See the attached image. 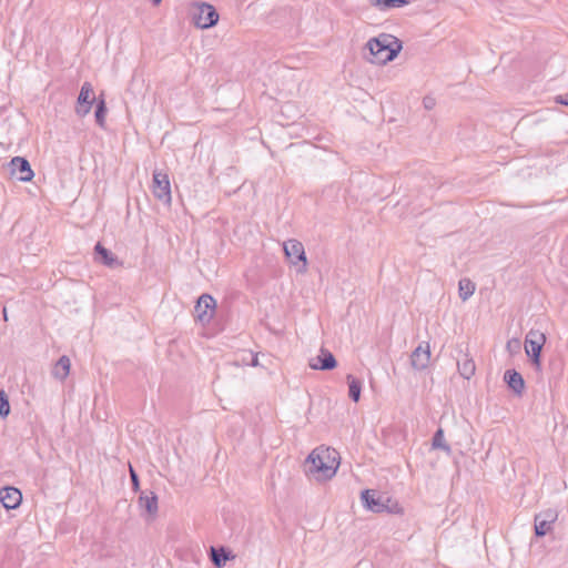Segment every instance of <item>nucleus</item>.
I'll return each mask as SVG.
<instances>
[{"label":"nucleus","mask_w":568,"mask_h":568,"mask_svg":"<svg viewBox=\"0 0 568 568\" xmlns=\"http://www.w3.org/2000/svg\"><path fill=\"white\" fill-rule=\"evenodd\" d=\"M337 366V361L332 352L322 347L320 354L310 359V367L316 371H332Z\"/></svg>","instance_id":"nucleus-12"},{"label":"nucleus","mask_w":568,"mask_h":568,"mask_svg":"<svg viewBox=\"0 0 568 568\" xmlns=\"http://www.w3.org/2000/svg\"><path fill=\"white\" fill-rule=\"evenodd\" d=\"M231 558H233L231 551L223 546H221V547L212 546L210 548V559L216 568L224 567L226 561Z\"/></svg>","instance_id":"nucleus-17"},{"label":"nucleus","mask_w":568,"mask_h":568,"mask_svg":"<svg viewBox=\"0 0 568 568\" xmlns=\"http://www.w3.org/2000/svg\"><path fill=\"white\" fill-rule=\"evenodd\" d=\"M233 364L235 366L250 365V357H246L245 355H243V351H242L241 353H239L236 355V358L234 359Z\"/></svg>","instance_id":"nucleus-28"},{"label":"nucleus","mask_w":568,"mask_h":568,"mask_svg":"<svg viewBox=\"0 0 568 568\" xmlns=\"http://www.w3.org/2000/svg\"><path fill=\"white\" fill-rule=\"evenodd\" d=\"M423 103H424L425 109L430 110L435 105V100L433 98L425 97L423 100Z\"/></svg>","instance_id":"nucleus-31"},{"label":"nucleus","mask_w":568,"mask_h":568,"mask_svg":"<svg viewBox=\"0 0 568 568\" xmlns=\"http://www.w3.org/2000/svg\"><path fill=\"white\" fill-rule=\"evenodd\" d=\"M283 251L288 263L296 267L297 273L304 274L307 271L305 250L300 241L295 239L285 241L283 243Z\"/></svg>","instance_id":"nucleus-4"},{"label":"nucleus","mask_w":568,"mask_h":568,"mask_svg":"<svg viewBox=\"0 0 568 568\" xmlns=\"http://www.w3.org/2000/svg\"><path fill=\"white\" fill-rule=\"evenodd\" d=\"M10 174L21 182H29L33 179L34 173L29 161L22 156H14L8 164Z\"/></svg>","instance_id":"nucleus-10"},{"label":"nucleus","mask_w":568,"mask_h":568,"mask_svg":"<svg viewBox=\"0 0 568 568\" xmlns=\"http://www.w3.org/2000/svg\"><path fill=\"white\" fill-rule=\"evenodd\" d=\"M94 252L97 258L104 265L109 267H114L120 265L118 257L108 248H105L100 242L95 244Z\"/></svg>","instance_id":"nucleus-18"},{"label":"nucleus","mask_w":568,"mask_h":568,"mask_svg":"<svg viewBox=\"0 0 568 568\" xmlns=\"http://www.w3.org/2000/svg\"><path fill=\"white\" fill-rule=\"evenodd\" d=\"M70 358L65 355H62L55 363L52 374L55 378L63 381L70 373Z\"/></svg>","instance_id":"nucleus-20"},{"label":"nucleus","mask_w":568,"mask_h":568,"mask_svg":"<svg viewBox=\"0 0 568 568\" xmlns=\"http://www.w3.org/2000/svg\"><path fill=\"white\" fill-rule=\"evenodd\" d=\"M361 499L363 505L373 513H398L402 510L397 503L389 506L390 498L373 489L363 490Z\"/></svg>","instance_id":"nucleus-3"},{"label":"nucleus","mask_w":568,"mask_h":568,"mask_svg":"<svg viewBox=\"0 0 568 568\" xmlns=\"http://www.w3.org/2000/svg\"><path fill=\"white\" fill-rule=\"evenodd\" d=\"M555 101L559 104L568 105V99L564 98L562 95H557Z\"/></svg>","instance_id":"nucleus-33"},{"label":"nucleus","mask_w":568,"mask_h":568,"mask_svg":"<svg viewBox=\"0 0 568 568\" xmlns=\"http://www.w3.org/2000/svg\"><path fill=\"white\" fill-rule=\"evenodd\" d=\"M152 193L162 203L170 205L172 201L169 175L162 171H154L152 179Z\"/></svg>","instance_id":"nucleus-7"},{"label":"nucleus","mask_w":568,"mask_h":568,"mask_svg":"<svg viewBox=\"0 0 568 568\" xmlns=\"http://www.w3.org/2000/svg\"><path fill=\"white\" fill-rule=\"evenodd\" d=\"M475 290H476V285L469 278L464 277V278L459 280L458 294H459V297L462 298V301H467L475 293Z\"/></svg>","instance_id":"nucleus-22"},{"label":"nucleus","mask_w":568,"mask_h":568,"mask_svg":"<svg viewBox=\"0 0 568 568\" xmlns=\"http://www.w3.org/2000/svg\"><path fill=\"white\" fill-rule=\"evenodd\" d=\"M22 500L21 491L16 487H3L0 489V501L6 509H16Z\"/></svg>","instance_id":"nucleus-14"},{"label":"nucleus","mask_w":568,"mask_h":568,"mask_svg":"<svg viewBox=\"0 0 568 568\" xmlns=\"http://www.w3.org/2000/svg\"><path fill=\"white\" fill-rule=\"evenodd\" d=\"M373 6L378 7L379 9H386L387 1L386 0H368Z\"/></svg>","instance_id":"nucleus-32"},{"label":"nucleus","mask_w":568,"mask_h":568,"mask_svg":"<svg viewBox=\"0 0 568 568\" xmlns=\"http://www.w3.org/2000/svg\"><path fill=\"white\" fill-rule=\"evenodd\" d=\"M346 378L348 384V396L353 402L357 403L361 398L362 382L351 374L347 375Z\"/></svg>","instance_id":"nucleus-21"},{"label":"nucleus","mask_w":568,"mask_h":568,"mask_svg":"<svg viewBox=\"0 0 568 568\" xmlns=\"http://www.w3.org/2000/svg\"><path fill=\"white\" fill-rule=\"evenodd\" d=\"M432 446L435 449H443L447 454H449L452 450L450 446L448 444H446V442L444 439V430L442 428H438L435 432L433 439H432Z\"/></svg>","instance_id":"nucleus-24"},{"label":"nucleus","mask_w":568,"mask_h":568,"mask_svg":"<svg viewBox=\"0 0 568 568\" xmlns=\"http://www.w3.org/2000/svg\"><path fill=\"white\" fill-rule=\"evenodd\" d=\"M194 24L201 29H209L214 27L219 21V13L216 9L206 2L196 4L195 12L193 13Z\"/></svg>","instance_id":"nucleus-6"},{"label":"nucleus","mask_w":568,"mask_h":568,"mask_svg":"<svg viewBox=\"0 0 568 568\" xmlns=\"http://www.w3.org/2000/svg\"><path fill=\"white\" fill-rule=\"evenodd\" d=\"M106 111H108V109H106L105 100L103 99V97H100L97 102L94 116H95L97 124L101 128H104Z\"/></svg>","instance_id":"nucleus-23"},{"label":"nucleus","mask_w":568,"mask_h":568,"mask_svg":"<svg viewBox=\"0 0 568 568\" xmlns=\"http://www.w3.org/2000/svg\"><path fill=\"white\" fill-rule=\"evenodd\" d=\"M3 317H4L6 321L8 320L7 318V310L6 308H3Z\"/></svg>","instance_id":"nucleus-35"},{"label":"nucleus","mask_w":568,"mask_h":568,"mask_svg":"<svg viewBox=\"0 0 568 568\" xmlns=\"http://www.w3.org/2000/svg\"><path fill=\"white\" fill-rule=\"evenodd\" d=\"M162 2V0H151V3L156 7Z\"/></svg>","instance_id":"nucleus-34"},{"label":"nucleus","mask_w":568,"mask_h":568,"mask_svg":"<svg viewBox=\"0 0 568 568\" xmlns=\"http://www.w3.org/2000/svg\"><path fill=\"white\" fill-rule=\"evenodd\" d=\"M94 102L93 97V88L90 82H84L81 87L78 100H77V106H75V113L79 116L87 115L92 108V104Z\"/></svg>","instance_id":"nucleus-11"},{"label":"nucleus","mask_w":568,"mask_h":568,"mask_svg":"<svg viewBox=\"0 0 568 568\" xmlns=\"http://www.w3.org/2000/svg\"><path fill=\"white\" fill-rule=\"evenodd\" d=\"M507 348L510 353H516L520 349V341L517 338H513L507 342Z\"/></svg>","instance_id":"nucleus-30"},{"label":"nucleus","mask_w":568,"mask_h":568,"mask_svg":"<svg viewBox=\"0 0 568 568\" xmlns=\"http://www.w3.org/2000/svg\"><path fill=\"white\" fill-rule=\"evenodd\" d=\"M369 51L367 61L374 64H385L393 61L403 48L402 41L392 34H379L366 43Z\"/></svg>","instance_id":"nucleus-1"},{"label":"nucleus","mask_w":568,"mask_h":568,"mask_svg":"<svg viewBox=\"0 0 568 568\" xmlns=\"http://www.w3.org/2000/svg\"><path fill=\"white\" fill-rule=\"evenodd\" d=\"M130 478H131L132 489L134 491H138L140 489L139 476L131 465H130Z\"/></svg>","instance_id":"nucleus-26"},{"label":"nucleus","mask_w":568,"mask_h":568,"mask_svg":"<svg viewBox=\"0 0 568 568\" xmlns=\"http://www.w3.org/2000/svg\"><path fill=\"white\" fill-rule=\"evenodd\" d=\"M139 505L149 515L154 516L158 513V496L153 491H142L139 496Z\"/></svg>","instance_id":"nucleus-16"},{"label":"nucleus","mask_w":568,"mask_h":568,"mask_svg":"<svg viewBox=\"0 0 568 568\" xmlns=\"http://www.w3.org/2000/svg\"><path fill=\"white\" fill-rule=\"evenodd\" d=\"M545 343L546 336L540 331L530 329L525 337V352L537 368L541 365V351Z\"/></svg>","instance_id":"nucleus-5"},{"label":"nucleus","mask_w":568,"mask_h":568,"mask_svg":"<svg viewBox=\"0 0 568 568\" xmlns=\"http://www.w3.org/2000/svg\"><path fill=\"white\" fill-rule=\"evenodd\" d=\"M386 1H387L386 9L402 8L406 4H408V0H386Z\"/></svg>","instance_id":"nucleus-29"},{"label":"nucleus","mask_w":568,"mask_h":568,"mask_svg":"<svg viewBox=\"0 0 568 568\" xmlns=\"http://www.w3.org/2000/svg\"><path fill=\"white\" fill-rule=\"evenodd\" d=\"M504 381L515 395L521 396L525 389V381L516 369H507L504 374Z\"/></svg>","instance_id":"nucleus-15"},{"label":"nucleus","mask_w":568,"mask_h":568,"mask_svg":"<svg viewBox=\"0 0 568 568\" xmlns=\"http://www.w3.org/2000/svg\"><path fill=\"white\" fill-rule=\"evenodd\" d=\"M457 368L460 376L465 379H470L476 371L474 359L468 354H463V357L457 359Z\"/></svg>","instance_id":"nucleus-19"},{"label":"nucleus","mask_w":568,"mask_h":568,"mask_svg":"<svg viewBox=\"0 0 568 568\" xmlns=\"http://www.w3.org/2000/svg\"><path fill=\"white\" fill-rule=\"evenodd\" d=\"M337 452L326 449H314L307 457V473L316 476L317 479L332 478L337 468L338 462L336 459Z\"/></svg>","instance_id":"nucleus-2"},{"label":"nucleus","mask_w":568,"mask_h":568,"mask_svg":"<svg viewBox=\"0 0 568 568\" xmlns=\"http://www.w3.org/2000/svg\"><path fill=\"white\" fill-rule=\"evenodd\" d=\"M558 518L555 509H546L535 515L534 529L537 537H544L552 530V526Z\"/></svg>","instance_id":"nucleus-9"},{"label":"nucleus","mask_w":568,"mask_h":568,"mask_svg":"<svg viewBox=\"0 0 568 568\" xmlns=\"http://www.w3.org/2000/svg\"><path fill=\"white\" fill-rule=\"evenodd\" d=\"M243 355H245L246 357H250V366L257 367L260 365L257 354H255L251 351H243Z\"/></svg>","instance_id":"nucleus-27"},{"label":"nucleus","mask_w":568,"mask_h":568,"mask_svg":"<svg viewBox=\"0 0 568 568\" xmlns=\"http://www.w3.org/2000/svg\"><path fill=\"white\" fill-rule=\"evenodd\" d=\"M430 361V349L428 344H419L410 355V364L416 371H424L428 367Z\"/></svg>","instance_id":"nucleus-13"},{"label":"nucleus","mask_w":568,"mask_h":568,"mask_svg":"<svg viewBox=\"0 0 568 568\" xmlns=\"http://www.w3.org/2000/svg\"><path fill=\"white\" fill-rule=\"evenodd\" d=\"M10 414L9 396L4 389H0V417L6 418Z\"/></svg>","instance_id":"nucleus-25"},{"label":"nucleus","mask_w":568,"mask_h":568,"mask_svg":"<svg viewBox=\"0 0 568 568\" xmlns=\"http://www.w3.org/2000/svg\"><path fill=\"white\" fill-rule=\"evenodd\" d=\"M215 308H216L215 298L207 293L202 294L197 298V302L194 306V313H195L196 320L200 323H202L203 325L209 324L214 316Z\"/></svg>","instance_id":"nucleus-8"}]
</instances>
